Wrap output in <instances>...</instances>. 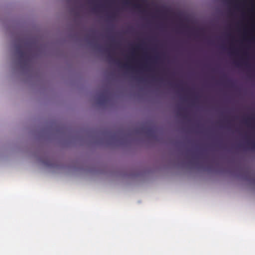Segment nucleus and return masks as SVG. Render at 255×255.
I'll use <instances>...</instances> for the list:
<instances>
[{
  "label": "nucleus",
  "instance_id": "obj_2",
  "mask_svg": "<svg viewBox=\"0 0 255 255\" xmlns=\"http://www.w3.org/2000/svg\"><path fill=\"white\" fill-rule=\"evenodd\" d=\"M113 61L120 67H122L126 69L131 68L130 66L127 63L122 64V63L119 60H113Z\"/></svg>",
  "mask_w": 255,
  "mask_h": 255
},
{
  "label": "nucleus",
  "instance_id": "obj_9",
  "mask_svg": "<svg viewBox=\"0 0 255 255\" xmlns=\"http://www.w3.org/2000/svg\"><path fill=\"white\" fill-rule=\"evenodd\" d=\"M102 95H100V96H99V101H100V103H102Z\"/></svg>",
  "mask_w": 255,
  "mask_h": 255
},
{
  "label": "nucleus",
  "instance_id": "obj_4",
  "mask_svg": "<svg viewBox=\"0 0 255 255\" xmlns=\"http://www.w3.org/2000/svg\"><path fill=\"white\" fill-rule=\"evenodd\" d=\"M248 144L251 146L252 148L255 149V142H248Z\"/></svg>",
  "mask_w": 255,
  "mask_h": 255
},
{
  "label": "nucleus",
  "instance_id": "obj_1",
  "mask_svg": "<svg viewBox=\"0 0 255 255\" xmlns=\"http://www.w3.org/2000/svg\"><path fill=\"white\" fill-rule=\"evenodd\" d=\"M16 51L21 59L24 58L25 57L26 53L22 49L21 45L17 46Z\"/></svg>",
  "mask_w": 255,
  "mask_h": 255
},
{
  "label": "nucleus",
  "instance_id": "obj_6",
  "mask_svg": "<svg viewBox=\"0 0 255 255\" xmlns=\"http://www.w3.org/2000/svg\"><path fill=\"white\" fill-rule=\"evenodd\" d=\"M144 67L145 68H146L148 70H151V69H150V67H149V65H144Z\"/></svg>",
  "mask_w": 255,
  "mask_h": 255
},
{
  "label": "nucleus",
  "instance_id": "obj_11",
  "mask_svg": "<svg viewBox=\"0 0 255 255\" xmlns=\"http://www.w3.org/2000/svg\"><path fill=\"white\" fill-rule=\"evenodd\" d=\"M245 123L246 124H248V123H249V120H245Z\"/></svg>",
  "mask_w": 255,
  "mask_h": 255
},
{
  "label": "nucleus",
  "instance_id": "obj_13",
  "mask_svg": "<svg viewBox=\"0 0 255 255\" xmlns=\"http://www.w3.org/2000/svg\"><path fill=\"white\" fill-rule=\"evenodd\" d=\"M246 66L247 67H249V65H248V64H246Z\"/></svg>",
  "mask_w": 255,
  "mask_h": 255
},
{
  "label": "nucleus",
  "instance_id": "obj_10",
  "mask_svg": "<svg viewBox=\"0 0 255 255\" xmlns=\"http://www.w3.org/2000/svg\"><path fill=\"white\" fill-rule=\"evenodd\" d=\"M140 48V46L139 45H137L136 47V48H135V49L138 50V49H139Z\"/></svg>",
  "mask_w": 255,
  "mask_h": 255
},
{
  "label": "nucleus",
  "instance_id": "obj_3",
  "mask_svg": "<svg viewBox=\"0 0 255 255\" xmlns=\"http://www.w3.org/2000/svg\"><path fill=\"white\" fill-rule=\"evenodd\" d=\"M132 6L136 9L137 10H139V11H142L141 9L142 8V5L141 4L139 3H133L132 4Z\"/></svg>",
  "mask_w": 255,
  "mask_h": 255
},
{
  "label": "nucleus",
  "instance_id": "obj_5",
  "mask_svg": "<svg viewBox=\"0 0 255 255\" xmlns=\"http://www.w3.org/2000/svg\"><path fill=\"white\" fill-rule=\"evenodd\" d=\"M109 17L112 19H115L116 18V14L112 13L111 15L109 16Z\"/></svg>",
  "mask_w": 255,
  "mask_h": 255
},
{
  "label": "nucleus",
  "instance_id": "obj_7",
  "mask_svg": "<svg viewBox=\"0 0 255 255\" xmlns=\"http://www.w3.org/2000/svg\"><path fill=\"white\" fill-rule=\"evenodd\" d=\"M235 63L237 67H240L241 66L240 63L239 62H235Z\"/></svg>",
  "mask_w": 255,
  "mask_h": 255
},
{
  "label": "nucleus",
  "instance_id": "obj_12",
  "mask_svg": "<svg viewBox=\"0 0 255 255\" xmlns=\"http://www.w3.org/2000/svg\"><path fill=\"white\" fill-rule=\"evenodd\" d=\"M231 54H236V53L235 51H232V52H231Z\"/></svg>",
  "mask_w": 255,
  "mask_h": 255
},
{
  "label": "nucleus",
  "instance_id": "obj_8",
  "mask_svg": "<svg viewBox=\"0 0 255 255\" xmlns=\"http://www.w3.org/2000/svg\"><path fill=\"white\" fill-rule=\"evenodd\" d=\"M125 3H126V4H128H128H130V2L128 1V0H125Z\"/></svg>",
  "mask_w": 255,
  "mask_h": 255
}]
</instances>
